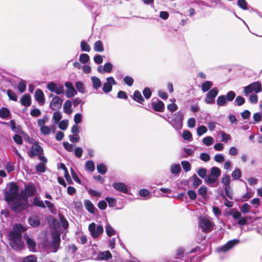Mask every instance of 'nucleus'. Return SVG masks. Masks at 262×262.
I'll use <instances>...</instances> for the list:
<instances>
[{
    "label": "nucleus",
    "mask_w": 262,
    "mask_h": 262,
    "mask_svg": "<svg viewBox=\"0 0 262 262\" xmlns=\"http://www.w3.org/2000/svg\"><path fill=\"white\" fill-rule=\"evenodd\" d=\"M26 229L20 224H15L12 230L9 232L8 236L10 246L14 250H21L24 248V245L21 241L22 233Z\"/></svg>",
    "instance_id": "obj_1"
},
{
    "label": "nucleus",
    "mask_w": 262,
    "mask_h": 262,
    "mask_svg": "<svg viewBox=\"0 0 262 262\" xmlns=\"http://www.w3.org/2000/svg\"><path fill=\"white\" fill-rule=\"evenodd\" d=\"M251 207L247 203H244L242 206L239 207L240 211H238L236 209H232L226 213L227 216H232L234 220H237V224L239 226H245L248 224V217L242 216V213L246 214L250 212Z\"/></svg>",
    "instance_id": "obj_2"
},
{
    "label": "nucleus",
    "mask_w": 262,
    "mask_h": 262,
    "mask_svg": "<svg viewBox=\"0 0 262 262\" xmlns=\"http://www.w3.org/2000/svg\"><path fill=\"white\" fill-rule=\"evenodd\" d=\"M8 190L4 191L5 200L8 204L11 203L13 200H16L18 196V186L14 182H10L8 184Z\"/></svg>",
    "instance_id": "obj_3"
},
{
    "label": "nucleus",
    "mask_w": 262,
    "mask_h": 262,
    "mask_svg": "<svg viewBox=\"0 0 262 262\" xmlns=\"http://www.w3.org/2000/svg\"><path fill=\"white\" fill-rule=\"evenodd\" d=\"M262 91L261 84L259 81L254 82L244 88V93L247 96L249 94L254 92L258 93Z\"/></svg>",
    "instance_id": "obj_4"
},
{
    "label": "nucleus",
    "mask_w": 262,
    "mask_h": 262,
    "mask_svg": "<svg viewBox=\"0 0 262 262\" xmlns=\"http://www.w3.org/2000/svg\"><path fill=\"white\" fill-rule=\"evenodd\" d=\"M89 230L93 238H97L99 235L103 233V228L102 225H98L96 227V224L92 223L89 226Z\"/></svg>",
    "instance_id": "obj_5"
},
{
    "label": "nucleus",
    "mask_w": 262,
    "mask_h": 262,
    "mask_svg": "<svg viewBox=\"0 0 262 262\" xmlns=\"http://www.w3.org/2000/svg\"><path fill=\"white\" fill-rule=\"evenodd\" d=\"M184 115L181 112H178L173 115L171 122L172 125L176 128H180L182 127Z\"/></svg>",
    "instance_id": "obj_6"
},
{
    "label": "nucleus",
    "mask_w": 262,
    "mask_h": 262,
    "mask_svg": "<svg viewBox=\"0 0 262 262\" xmlns=\"http://www.w3.org/2000/svg\"><path fill=\"white\" fill-rule=\"evenodd\" d=\"M199 226L204 232L208 233L212 230V223L209 219L205 217L200 219Z\"/></svg>",
    "instance_id": "obj_7"
},
{
    "label": "nucleus",
    "mask_w": 262,
    "mask_h": 262,
    "mask_svg": "<svg viewBox=\"0 0 262 262\" xmlns=\"http://www.w3.org/2000/svg\"><path fill=\"white\" fill-rule=\"evenodd\" d=\"M8 204L11 205L13 210L16 212L25 210L27 208L26 203L20 201L17 198L16 200H13L11 203Z\"/></svg>",
    "instance_id": "obj_8"
},
{
    "label": "nucleus",
    "mask_w": 262,
    "mask_h": 262,
    "mask_svg": "<svg viewBox=\"0 0 262 262\" xmlns=\"http://www.w3.org/2000/svg\"><path fill=\"white\" fill-rule=\"evenodd\" d=\"M219 93L218 89L216 87L213 88L209 91L206 95L205 101L207 104H212L215 101V98Z\"/></svg>",
    "instance_id": "obj_9"
},
{
    "label": "nucleus",
    "mask_w": 262,
    "mask_h": 262,
    "mask_svg": "<svg viewBox=\"0 0 262 262\" xmlns=\"http://www.w3.org/2000/svg\"><path fill=\"white\" fill-rule=\"evenodd\" d=\"M43 152L42 148L37 142L31 146L30 150L28 152V155L30 158H33L34 156L41 155Z\"/></svg>",
    "instance_id": "obj_10"
},
{
    "label": "nucleus",
    "mask_w": 262,
    "mask_h": 262,
    "mask_svg": "<svg viewBox=\"0 0 262 262\" xmlns=\"http://www.w3.org/2000/svg\"><path fill=\"white\" fill-rule=\"evenodd\" d=\"M63 100L57 96L53 97L50 102V107L53 110H58L61 107Z\"/></svg>",
    "instance_id": "obj_11"
},
{
    "label": "nucleus",
    "mask_w": 262,
    "mask_h": 262,
    "mask_svg": "<svg viewBox=\"0 0 262 262\" xmlns=\"http://www.w3.org/2000/svg\"><path fill=\"white\" fill-rule=\"evenodd\" d=\"M60 235L58 233H54L52 234V240L51 247L54 252H56L60 246Z\"/></svg>",
    "instance_id": "obj_12"
},
{
    "label": "nucleus",
    "mask_w": 262,
    "mask_h": 262,
    "mask_svg": "<svg viewBox=\"0 0 262 262\" xmlns=\"http://www.w3.org/2000/svg\"><path fill=\"white\" fill-rule=\"evenodd\" d=\"M157 101H154L152 99L151 105L152 108L156 112H163L165 110V105L163 102L158 99H156Z\"/></svg>",
    "instance_id": "obj_13"
},
{
    "label": "nucleus",
    "mask_w": 262,
    "mask_h": 262,
    "mask_svg": "<svg viewBox=\"0 0 262 262\" xmlns=\"http://www.w3.org/2000/svg\"><path fill=\"white\" fill-rule=\"evenodd\" d=\"M106 82L103 84L102 91L105 93H108L112 90V84L115 85L116 82L113 77H109L106 78Z\"/></svg>",
    "instance_id": "obj_14"
},
{
    "label": "nucleus",
    "mask_w": 262,
    "mask_h": 262,
    "mask_svg": "<svg viewBox=\"0 0 262 262\" xmlns=\"http://www.w3.org/2000/svg\"><path fill=\"white\" fill-rule=\"evenodd\" d=\"M25 192L23 191H21L20 192V195L23 196L25 195L26 197L27 196H32L35 195V188L33 184H28L25 187Z\"/></svg>",
    "instance_id": "obj_15"
},
{
    "label": "nucleus",
    "mask_w": 262,
    "mask_h": 262,
    "mask_svg": "<svg viewBox=\"0 0 262 262\" xmlns=\"http://www.w3.org/2000/svg\"><path fill=\"white\" fill-rule=\"evenodd\" d=\"M35 100L40 105H42L45 102V96L42 91L40 89H37L35 92Z\"/></svg>",
    "instance_id": "obj_16"
},
{
    "label": "nucleus",
    "mask_w": 262,
    "mask_h": 262,
    "mask_svg": "<svg viewBox=\"0 0 262 262\" xmlns=\"http://www.w3.org/2000/svg\"><path fill=\"white\" fill-rule=\"evenodd\" d=\"M113 69V65L110 62H107L105 63L104 64L103 67H102L101 66H99L97 71L100 73H104L105 72L106 73H111Z\"/></svg>",
    "instance_id": "obj_17"
},
{
    "label": "nucleus",
    "mask_w": 262,
    "mask_h": 262,
    "mask_svg": "<svg viewBox=\"0 0 262 262\" xmlns=\"http://www.w3.org/2000/svg\"><path fill=\"white\" fill-rule=\"evenodd\" d=\"M113 187L117 190L122 192L124 193H128V189L126 186L123 183H114L113 184Z\"/></svg>",
    "instance_id": "obj_18"
},
{
    "label": "nucleus",
    "mask_w": 262,
    "mask_h": 262,
    "mask_svg": "<svg viewBox=\"0 0 262 262\" xmlns=\"http://www.w3.org/2000/svg\"><path fill=\"white\" fill-rule=\"evenodd\" d=\"M84 205L85 209L91 214H94L95 211L97 210L93 204L89 200H85L84 201Z\"/></svg>",
    "instance_id": "obj_19"
},
{
    "label": "nucleus",
    "mask_w": 262,
    "mask_h": 262,
    "mask_svg": "<svg viewBox=\"0 0 262 262\" xmlns=\"http://www.w3.org/2000/svg\"><path fill=\"white\" fill-rule=\"evenodd\" d=\"M28 222L32 227H37L40 224V221L36 215H33L29 218Z\"/></svg>",
    "instance_id": "obj_20"
},
{
    "label": "nucleus",
    "mask_w": 262,
    "mask_h": 262,
    "mask_svg": "<svg viewBox=\"0 0 262 262\" xmlns=\"http://www.w3.org/2000/svg\"><path fill=\"white\" fill-rule=\"evenodd\" d=\"M132 98L134 101L142 104H143L144 102L145 101L141 92L138 90H136L134 92Z\"/></svg>",
    "instance_id": "obj_21"
},
{
    "label": "nucleus",
    "mask_w": 262,
    "mask_h": 262,
    "mask_svg": "<svg viewBox=\"0 0 262 262\" xmlns=\"http://www.w3.org/2000/svg\"><path fill=\"white\" fill-rule=\"evenodd\" d=\"M21 104L25 106H29L31 103V97L29 94H26L20 99Z\"/></svg>",
    "instance_id": "obj_22"
},
{
    "label": "nucleus",
    "mask_w": 262,
    "mask_h": 262,
    "mask_svg": "<svg viewBox=\"0 0 262 262\" xmlns=\"http://www.w3.org/2000/svg\"><path fill=\"white\" fill-rule=\"evenodd\" d=\"M25 238L27 242L28 248L30 250L34 251L36 248V243L33 239H31L28 236H25Z\"/></svg>",
    "instance_id": "obj_23"
},
{
    "label": "nucleus",
    "mask_w": 262,
    "mask_h": 262,
    "mask_svg": "<svg viewBox=\"0 0 262 262\" xmlns=\"http://www.w3.org/2000/svg\"><path fill=\"white\" fill-rule=\"evenodd\" d=\"M33 205L41 208H46L45 203L38 197H35L33 200Z\"/></svg>",
    "instance_id": "obj_24"
},
{
    "label": "nucleus",
    "mask_w": 262,
    "mask_h": 262,
    "mask_svg": "<svg viewBox=\"0 0 262 262\" xmlns=\"http://www.w3.org/2000/svg\"><path fill=\"white\" fill-rule=\"evenodd\" d=\"M94 50L98 52H102L104 51L103 43L101 40H97L94 43Z\"/></svg>",
    "instance_id": "obj_25"
},
{
    "label": "nucleus",
    "mask_w": 262,
    "mask_h": 262,
    "mask_svg": "<svg viewBox=\"0 0 262 262\" xmlns=\"http://www.w3.org/2000/svg\"><path fill=\"white\" fill-rule=\"evenodd\" d=\"M213 86V83L210 81H206L202 83L201 89L203 92L208 91Z\"/></svg>",
    "instance_id": "obj_26"
},
{
    "label": "nucleus",
    "mask_w": 262,
    "mask_h": 262,
    "mask_svg": "<svg viewBox=\"0 0 262 262\" xmlns=\"http://www.w3.org/2000/svg\"><path fill=\"white\" fill-rule=\"evenodd\" d=\"M91 80L93 83V88L98 90L101 86V82L100 79L96 76H93L91 78Z\"/></svg>",
    "instance_id": "obj_27"
},
{
    "label": "nucleus",
    "mask_w": 262,
    "mask_h": 262,
    "mask_svg": "<svg viewBox=\"0 0 262 262\" xmlns=\"http://www.w3.org/2000/svg\"><path fill=\"white\" fill-rule=\"evenodd\" d=\"M98 257L100 259L108 260L112 257V255L110 251L107 250L100 253Z\"/></svg>",
    "instance_id": "obj_28"
},
{
    "label": "nucleus",
    "mask_w": 262,
    "mask_h": 262,
    "mask_svg": "<svg viewBox=\"0 0 262 262\" xmlns=\"http://www.w3.org/2000/svg\"><path fill=\"white\" fill-rule=\"evenodd\" d=\"M191 179L193 181L192 185L194 189L197 188L202 183V181L199 179L195 174L191 177Z\"/></svg>",
    "instance_id": "obj_29"
},
{
    "label": "nucleus",
    "mask_w": 262,
    "mask_h": 262,
    "mask_svg": "<svg viewBox=\"0 0 262 262\" xmlns=\"http://www.w3.org/2000/svg\"><path fill=\"white\" fill-rule=\"evenodd\" d=\"M72 106V102L70 100H67L63 104V110L64 112L67 114H71L72 111L71 108Z\"/></svg>",
    "instance_id": "obj_30"
},
{
    "label": "nucleus",
    "mask_w": 262,
    "mask_h": 262,
    "mask_svg": "<svg viewBox=\"0 0 262 262\" xmlns=\"http://www.w3.org/2000/svg\"><path fill=\"white\" fill-rule=\"evenodd\" d=\"M11 129L14 132L17 133H20L22 132L21 126L20 125H16L15 122L11 120L10 121Z\"/></svg>",
    "instance_id": "obj_31"
},
{
    "label": "nucleus",
    "mask_w": 262,
    "mask_h": 262,
    "mask_svg": "<svg viewBox=\"0 0 262 262\" xmlns=\"http://www.w3.org/2000/svg\"><path fill=\"white\" fill-rule=\"evenodd\" d=\"M45 204L47 205V207L49 209L51 213L54 214L56 213L57 209L55 207L54 204L51 202L50 201L46 200L45 201Z\"/></svg>",
    "instance_id": "obj_32"
},
{
    "label": "nucleus",
    "mask_w": 262,
    "mask_h": 262,
    "mask_svg": "<svg viewBox=\"0 0 262 262\" xmlns=\"http://www.w3.org/2000/svg\"><path fill=\"white\" fill-rule=\"evenodd\" d=\"M10 115V111L6 107H3L0 108V117L6 118Z\"/></svg>",
    "instance_id": "obj_33"
},
{
    "label": "nucleus",
    "mask_w": 262,
    "mask_h": 262,
    "mask_svg": "<svg viewBox=\"0 0 262 262\" xmlns=\"http://www.w3.org/2000/svg\"><path fill=\"white\" fill-rule=\"evenodd\" d=\"M210 173L215 178L218 179L221 174V171L219 168L217 167H212L211 168Z\"/></svg>",
    "instance_id": "obj_34"
},
{
    "label": "nucleus",
    "mask_w": 262,
    "mask_h": 262,
    "mask_svg": "<svg viewBox=\"0 0 262 262\" xmlns=\"http://www.w3.org/2000/svg\"><path fill=\"white\" fill-rule=\"evenodd\" d=\"M85 168L90 172H93L95 170V166L94 163L92 160H89L85 163Z\"/></svg>",
    "instance_id": "obj_35"
},
{
    "label": "nucleus",
    "mask_w": 262,
    "mask_h": 262,
    "mask_svg": "<svg viewBox=\"0 0 262 262\" xmlns=\"http://www.w3.org/2000/svg\"><path fill=\"white\" fill-rule=\"evenodd\" d=\"M97 170L99 173L104 174L106 172L107 167L104 164L100 163L97 165Z\"/></svg>",
    "instance_id": "obj_36"
},
{
    "label": "nucleus",
    "mask_w": 262,
    "mask_h": 262,
    "mask_svg": "<svg viewBox=\"0 0 262 262\" xmlns=\"http://www.w3.org/2000/svg\"><path fill=\"white\" fill-rule=\"evenodd\" d=\"M227 99L225 95L219 96L216 100V103L219 106H224L226 104Z\"/></svg>",
    "instance_id": "obj_37"
},
{
    "label": "nucleus",
    "mask_w": 262,
    "mask_h": 262,
    "mask_svg": "<svg viewBox=\"0 0 262 262\" xmlns=\"http://www.w3.org/2000/svg\"><path fill=\"white\" fill-rule=\"evenodd\" d=\"M181 171V168L179 164H176L171 165L170 172L172 174H177Z\"/></svg>",
    "instance_id": "obj_38"
},
{
    "label": "nucleus",
    "mask_w": 262,
    "mask_h": 262,
    "mask_svg": "<svg viewBox=\"0 0 262 262\" xmlns=\"http://www.w3.org/2000/svg\"><path fill=\"white\" fill-rule=\"evenodd\" d=\"M106 233L107 236L109 237L112 235H115L116 231L110 225L107 224L105 227Z\"/></svg>",
    "instance_id": "obj_39"
},
{
    "label": "nucleus",
    "mask_w": 262,
    "mask_h": 262,
    "mask_svg": "<svg viewBox=\"0 0 262 262\" xmlns=\"http://www.w3.org/2000/svg\"><path fill=\"white\" fill-rule=\"evenodd\" d=\"M7 94L10 100L14 101H16L17 100L16 94L12 90H7Z\"/></svg>",
    "instance_id": "obj_40"
},
{
    "label": "nucleus",
    "mask_w": 262,
    "mask_h": 262,
    "mask_svg": "<svg viewBox=\"0 0 262 262\" xmlns=\"http://www.w3.org/2000/svg\"><path fill=\"white\" fill-rule=\"evenodd\" d=\"M59 219L62 227L64 229L68 228L69 226V223L68 221L66 220V219L64 217V216L60 213L59 214Z\"/></svg>",
    "instance_id": "obj_41"
},
{
    "label": "nucleus",
    "mask_w": 262,
    "mask_h": 262,
    "mask_svg": "<svg viewBox=\"0 0 262 262\" xmlns=\"http://www.w3.org/2000/svg\"><path fill=\"white\" fill-rule=\"evenodd\" d=\"M22 262H37V257L34 255H30L26 257H25Z\"/></svg>",
    "instance_id": "obj_42"
},
{
    "label": "nucleus",
    "mask_w": 262,
    "mask_h": 262,
    "mask_svg": "<svg viewBox=\"0 0 262 262\" xmlns=\"http://www.w3.org/2000/svg\"><path fill=\"white\" fill-rule=\"evenodd\" d=\"M217 179L215 178L211 173L209 176H206V177L205 179V181L208 184L214 183L216 181H217Z\"/></svg>",
    "instance_id": "obj_43"
},
{
    "label": "nucleus",
    "mask_w": 262,
    "mask_h": 262,
    "mask_svg": "<svg viewBox=\"0 0 262 262\" xmlns=\"http://www.w3.org/2000/svg\"><path fill=\"white\" fill-rule=\"evenodd\" d=\"M80 47L82 51L90 52L91 50V47L90 45L84 40L81 41Z\"/></svg>",
    "instance_id": "obj_44"
},
{
    "label": "nucleus",
    "mask_w": 262,
    "mask_h": 262,
    "mask_svg": "<svg viewBox=\"0 0 262 262\" xmlns=\"http://www.w3.org/2000/svg\"><path fill=\"white\" fill-rule=\"evenodd\" d=\"M222 183L225 185V187H229L230 183V178L229 176L225 174L222 179Z\"/></svg>",
    "instance_id": "obj_45"
},
{
    "label": "nucleus",
    "mask_w": 262,
    "mask_h": 262,
    "mask_svg": "<svg viewBox=\"0 0 262 262\" xmlns=\"http://www.w3.org/2000/svg\"><path fill=\"white\" fill-rule=\"evenodd\" d=\"M77 93V91L74 88L69 90H67L66 92V97L68 98H71L76 95Z\"/></svg>",
    "instance_id": "obj_46"
},
{
    "label": "nucleus",
    "mask_w": 262,
    "mask_h": 262,
    "mask_svg": "<svg viewBox=\"0 0 262 262\" xmlns=\"http://www.w3.org/2000/svg\"><path fill=\"white\" fill-rule=\"evenodd\" d=\"M61 118L62 116L59 112L56 111L54 113L53 119L54 120V123L58 124L61 120Z\"/></svg>",
    "instance_id": "obj_47"
},
{
    "label": "nucleus",
    "mask_w": 262,
    "mask_h": 262,
    "mask_svg": "<svg viewBox=\"0 0 262 262\" xmlns=\"http://www.w3.org/2000/svg\"><path fill=\"white\" fill-rule=\"evenodd\" d=\"M143 94L145 99H148L151 96V91L148 87L145 88L143 91Z\"/></svg>",
    "instance_id": "obj_48"
},
{
    "label": "nucleus",
    "mask_w": 262,
    "mask_h": 262,
    "mask_svg": "<svg viewBox=\"0 0 262 262\" xmlns=\"http://www.w3.org/2000/svg\"><path fill=\"white\" fill-rule=\"evenodd\" d=\"M231 176L233 179H239L241 177V172L239 168H236L232 173Z\"/></svg>",
    "instance_id": "obj_49"
},
{
    "label": "nucleus",
    "mask_w": 262,
    "mask_h": 262,
    "mask_svg": "<svg viewBox=\"0 0 262 262\" xmlns=\"http://www.w3.org/2000/svg\"><path fill=\"white\" fill-rule=\"evenodd\" d=\"M90 60V57L87 54H81L79 57V61L82 63H87Z\"/></svg>",
    "instance_id": "obj_50"
},
{
    "label": "nucleus",
    "mask_w": 262,
    "mask_h": 262,
    "mask_svg": "<svg viewBox=\"0 0 262 262\" xmlns=\"http://www.w3.org/2000/svg\"><path fill=\"white\" fill-rule=\"evenodd\" d=\"M202 141L205 145L207 146H210L212 144L213 142V139L210 136H207L205 137L203 139Z\"/></svg>",
    "instance_id": "obj_51"
},
{
    "label": "nucleus",
    "mask_w": 262,
    "mask_h": 262,
    "mask_svg": "<svg viewBox=\"0 0 262 262\" xmlns=\"http://www.w3.org/2000/svg\"><path fill=\"white\" fill-rule=\"evenodd\" d=\"M207 131V127L204 125L199 126L196 130V133L198 136H202L203 134L206 133Z\"/></svg>",
    "instance_id": "obj_52"
},
{
    "label": "nucleus",
    "mask_w": 262,
    "mask_h": 262,
    "mask_svg": "<svg viewBox=\"0 0 262 262\" xmlns=\"http://www.w3.org/2000/svg\"><path fill=\"white\" fill-rule=\"evenodd\" d=\"M198 175L202 179L206 177L207 170L205 168H200L197 171Z\"/></svg>",
    "instance_id": "obj_53"
},
{
    "label": "nucleus",
    "mask_w": 262,
    "mask_h": 262,
    "mask_svg": "<svg viewBox=\"0 0 262 262\" xmlns=\"http://www.w3.org/2000/svg\"><path fill=\"white\" fill-rule=\"evenodd\" d=\"M235 93L232 91H230L227 93L226 98L227 100L232 101L235 98Z\"/></svg>",
    "instance_id": "obj_54"
},
{
    "label": "nucleus",
    "mask_w": 262,
    "mask_h": 262,
    "mask_svg": "<svg viewBox=\"0 0 262 262\" xmlns=\"http://www.w3.org/2000/svg\"><path fill=\"white\" fill-rule=\"evenodd\" d=\"M64 148L69 152H73L75 145L69 143L68 142H64L63 143Z\"/></svg>",
    "instance_id": "obj_55"
},
{
    "label": "nucleus",
    "mask_w": 262,
    "mask_h": 262,
    "mask_svg": "<svg viewBox=\"0 0 262 262\" xmlns=\"http://www.w3.org/2000/svg\"><path fill=\"white\" fill-rule=\"evenodd\" d=\"M124 82L129 86H131L134 83V79L132 77L126 76L123 79Z\"/></svg>",
    "instance_id": "obj_56"
},
{
    "label": "nucleus",
    "mask_w": 262,
    "mask_h": 262,
    "mask_svg": "<svg viewBox=\"0 0 262 262\" xmlns=\"http://www.w3.org/2000/svg\"><path fill=\"white\" fill-rule=\"evenodd\" d=\"M75 86L77 90L80 93H83L84 92V85L82 82L78 81L76 82Z\"/></svg>",
    "instance_id": "obj_57"
},
{
    "label": "nucleus",
    "mask_w": 262,
    "mask_h": 262,
    "mask_svg": "<svg viewBox=\"0 0 262 262\" xmlns=\"http://www.w3.org/2000/svg\"><path fill=\"white\" fill-rule=\"evenodd\" d=\"M181 164L184 170L186 172H187L191 169V165L188 161H183L181 162Z\"/></svg>",
    "instance_id": "obj_58"
},
{
    "label": "nucleus",
    "mask_w": 262,
    "mask_h": 262,
    "mask_svg": "<svg viewBox=\"0 0 262 262\" xmlns=\"http://www.w3.org/2000/svg\"><path fill=\"white\" fill-rule=\"evenodd\" d=\"M36 169L39 172L43 173L46 171L45 164L42 163H40L36 166Z\"/></svg>",
    "instance_id": "obj_59"
},
{
    "label": "nucleus",
    "mask_w": 262,
    "mask_h": 262,
    "mask_svg": "<svg viewBox=\"0 0 262 262\" xmlns=\"http://www.w3.org/2000/svg\"><path fill=\"white\" fill-rule=\"evenodd\" d=\"M238 6L243 10H247V3L245 0H238Z\"/></svg>",
    "instance_id": "obj_60"
},
{
    "label": "nucleus",
    "mask_w": 262,
    "mask_h": 262,
    "mask_svg": "<svg viewBox=\"0 0 262 262\" xmlns=\"http://www.w3.org/2000/svg\"><path fill=\"white\" fill-rule=\"evenodd\" d=\"M245 98L241 96H238L236 98L235 100V103H236V105L238 106H241V105H243V104L245 103Z\"/></svg>",
    "instance_id": "obj_61"
},
{
    "label": "nucleus",
    "mask_w": 262,
    "mask_h": 262,
    "mask_svg": "<svg viewBox=\"0 0 262 262\" xmlns=\"http://www.w3.org/2000/svg\"><path fill=\"white\" fill-rule=\"evenodd\" d=\"M105 200L108 204V206L111 207H114L116 204V201L114 198L106 197Z\"/></svg>",
    "instance_id": "obj_62"
},
{
    "label": "nucleus",
    "mask_w": 262,
    "mask_h": 262,
    "mask_svg": "<svg viewBox=\"0 0 262 262\" xmlns=\"http://www.w3.org/2000/svg\"><path fill=\"white\" fill-rule=\"evenodd\" d=\"M207 192V188L206 186H202L198 189V193L203 198L205 196Z\"/></svg>",
    "instance_id": "obj_63"
},
{
    "label": "nucleus",
    "mask_w": 262,
    "mask_h": 262,
    "mask_svg": "<svg viewBox=\"0 0 262 262\" xmlns=\"http://www.w3.org/2000/svg\"><path fill=\"white\" fill-rule=\"evenodd\" d=\"M26 89V85L24 81H21L18 83V90L20 93H23Z\"/></svg>",
    "instance_id": "obj_64"
}]
</instances>
